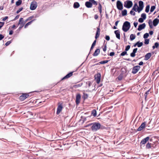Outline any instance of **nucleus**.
<instances>
[{
	"instance_id": "1",
	"label": "nucleus",
	"mask_w": 159,
	"mask_h": 159,
	"mask_svg": "<svg viewBox=\"0 0 159 159\" xmlns=\"http://www.w3.org/2000/svg\"><path fill=\"white\" fill-rule=\"evenodd\" d=\"M159 23V19L157 18H156L154 19L152 22L151 19H150L148 20V24L149 27L151 29L153 28L152 24L154 26H156Z\"/></svg>"
},
{
	"instance_id": "2",
	"label": "nucleus",
	"mask_w": 159,
	"mask_h": 159,
	"mask_svg": "<svg viewBox=\"0 0 159 159\" xmlns=\"http://www.w3.org/2000/svg\"><path fill=\"white\" fill-rule=\"evenodd\" d=\"M101 125L98 122H95L92 123L91 126V129L93 131H96L100 129Z\"/></svg>"
},
{
	"instance_id": "3",
	"label": "nucleus",
	"mask_w": 159,
	"mask_h": 159,
	"mask_svg": "<svg viewBox=\"0 0 159 159\" xmlns=\"http://www.w3.org/2000/svg\"><path fill=\"white\" fill-rule=\"evenodd\" d=\"M130 27V23L126 21L124 23L122 29L123 31L126 32L129 30Z\"/></svg>"
},
{
	"instance_id": "4",
	"label": "nucleus",
	"mask_w": 159,
	"mask_h": 159,
	"mask_svg": "<svg viewBox=\"0 0 159 159\" xmlns=\"http://www.w3.org/2000/svg\"><path fill=\"white\" fill-rule=\"evenodd\" d=\"M133 5V3L131 1L127 0L124 2V6L128 8H130Z\"/></svg>"
},
{
	"instance_id": "5",
	"label": "nucleus",
	"mask_w": 159,
	"mask_h": 159,
	"mask_svg": "<svg viewBox=\"0 0 159 159\" xmlns=\"http://www.w3.org/2000/svg\"><path fill=\"white\" fill-rule=\"evenodd\" d=\"M139 7H138V13H139L143 9L144 7L143 2L141 1L139 2Z\"/></svg>"
},
{
	"instance_id": "6",
	"label": "nucleus",
	"mask_w": 159,
	"mask_h": 159,
	"mask_svg": "<svg viewBox=\"0 0 159 159\" xmlns=\"http://www.w3.org/2000/svg\"><path fill=\"white\" fill-rule=\"evenodd\" d=\"M140 66H136L133 67L132 71V73L133 74H136L140 68Z\"/></svg>"
},
{
	"instance_id": "7",
	"label": "nucleus",
	"mask_w": 159,
	"mask_h": 159,
	"mask_svg": "<svg viewBox=\"0 0 159 159\" xmlns=\"http://www.w3.org/2000/svg\"><path fill=\"white\" fill-rule=\"evenodd\" d=\"M37 6V4L36 2H32L31 3L30 9L32 10H34L36 8Z\"/></svg>"
},
{
	"instance_id": "8",
	"label": "nucleus",
	"mask_w": 159,
	"mask_h": 159,
	"mask_svg": "<svg viewBox=\"0 0 159 159\" xmlns=\"http://www.w3.org/2000/svg\"><path fill=\"white\" fill-rule=\"evenodd\" d=\"M116 7L119 10H121L123 9V4L120 1H118L116 2Z\"/></svg>"
},
{
	"instance_id": "9",
	"label": "nucleus",
	"mask_w": 159,
	"mask_h": 159,
	"mask_svg": "<svg viewBox=\"0 0 159 159\" xmlns=\"http://www.w3.org/2000/svg\"><path fill=\"white\" fill-rule=\"evenodd\" d=\"M95 79L96 80V82L97 84H99L101 80V74L98 73L95 76Z\"/></svg>"
},
{
	"instance_id": "10",
	"label": "nucleus",
	"mask_w": 159,
	"mask_h": 159,
	"mask_svg": "<svg viewBox=\"0 0 159 159\" xmlns=\"http://www.w3.org/2000/svg\"><path fill=\"white\" fill-rule=\"evenodd\" d=\"M62 108L63 107L62 104L59 103L57 109V114L58 115L62 111Z\"/></svg>"
},
{
	"instance_id": "11",
	"label": "nucleus",
	"mask_w": 159,
	"mask_h": 159,
	"mask_svg": "<svg viewBox=\"0 0 159 159\" xmlns=\"http://www.w3.org/2000/svg\"><path fill=\"white\" fill-rule=\"evenodd\" d=\"M146 125V123L144 122L142 123L140 126L137 129V131H140L143 129L145 127V125Z\"/></svg>"
},
{
	"instance_id": "12",
	"label": "nucleus",
	"mask_w": 159,
	"mask_h": 159,
	"mask_svg": "<svg viewBox=\"0 0 159 159\" xmlns=\"http://www.w3.org/2000/svg\"><path fill=\"white\" fill-rule=\"evenodd\" d=\"M150 138L149 137H147L144 139H143L140 142L141 145H144L149 140Z\"/></svg>"
},
{
	"instance_id": "13",
	"label": "nucleus",
	"mask_w": 159,
	"mask_h": 159,
	"mask_svg": "<svg viewBox=\"0 0 159 159\" xmlns=\"http://www.w3.org/2000/svg\"><path fill=\"white\" fill-rule=\"evenodd\" d=\"M81 96L80 94H78L76 95V103L77 104H78L80 102Z\"/></svg>"
},
{
	"instance_id": "14",
	"label": "nucleus",
	"mask_w": 159,
	"mask_h": 159,
	"mask_svg": "<svg viewBox=\"0 0 159 159\" xmlns=\"http://www.w3.org/2000/svg\"><path fill=\"white\" fill-rule=\"evenodd\" d=\"M29 96L27 94L24 93L21 95L20 97V98L22 100H23L27 98Z\"/></svg>"
},
{
	"instance_id": "15",
	"label": "nucleus",
	"mask_w": 159,
	"mask_h": 159,
	"mask_svg": "<svg viewBox=\"0 0 159 159\" xmlns=\"http://www.w3.org/2000/svg\"><path fill=\"white\" fill-rule=\"evenodd\" d=\"M146 26V24L145 23H143L142 24H141L139 26V27L138 28V30L139 31H140L144 29Z\"/></svg>"
},
{
	"instance_id": "16",
	"label": "nucleus",
	"mask_w": 159,
	"mask_h": 159,
	"mask_svg": "<svg viewBox=\"0 0 159 159\" xmlns=\"http://www.w3.org/2000/svg\"><path fill=\"white\" fill-rule=\"evenodd\" d=\"M85 5L87 8H91L92 7V2L89 1H87L85 3Z\"/></svg>"
},
{
	"instance_id": "17",
	"label": "nucleus",
	"mask_w": 159,
	"mask_h": 159,
	"mask_svg": "<svg viewBox=\"0 0 159 159\" xmlns=\"http://www.w3.org/2000/svg\"><path fill=\"white\" fill-rule=\"evenodd\" d=\"M115 34H116V37L119 39H120V34L119 30H116L114 31Z\"/></svg>"
},
{
	"instance_id": "18",
	"label": "nucleus",
	"mask_w": 159,
	"mask_h": 159,
	"mask_svg": "<svg viewBox=\"0 0 159 159\" xmlns=\"http://www.w3.org/2000/svg\"><path fill=\"white\" fill-rule=\"evenodd\" d=\"M138 49L137 48H135L133 50V52L130 53V56L132 57H134L135 56V53L137 52Z\"/></svg>"
},
{
	"instance_id": "19",
	"label": "nucleus",
	"mask_w": 159,
	"mask_h": 159,
	"mask_svg": "<svg viewBox=\"0 0 159 159\" xmlns=\"http://www.w3.org/2000/svg\"><path fill=\"white\" fill-rule=\"evenodd\" d=\"M100 33V30L99 27H97V31L96 33L95 38L96 39H97L99 36Z\"/></svg>"
},
{
	"instance_id": "20",
	"label": "nucleus",
	"mask_w": 159,
	"mask_h": 159,
	"mask_svg": "<svg viewBox=\"0 0 159 159\" xmlns=\"http://www.w3.org/2000/svg\"><path fill=\"white\" fill-rule=\"evenodd\" d=\"M73 72H70V73L67 74V75H66L65 76H64L62 79V80H64L66 79H67L70 77L71 76H72L73 75Z\"/></svg>"
},
{
	"instance_id": "21",
	"label": "nucleus",
	"mask_w": 159,
	"mask_h": 159,
	"mask_svg": "<svg viewBox=\"0 0 159 159\" xmlns=\"http://www.w3.org/2000/svg\"><path fill=\"white\" fill-rule=\"evenodd\" d=\"M25 23V22H24L23 21V18H20V19L19 24L20 25H22V27L23 26Z\"/></svg>"
},
{
	"instance_id": "22",
	"label": "nucleus",
	"mask_w": 159,
	"mask_h": 159,
	"mask_svg": "<svg viewBox=\"0 0 159 159\" xmlns=\"http://www.w3.org/2000/svg\"><path fill=\"white\" fill-rule=\"evenodd\" d=\"M138 7L137 4L135 3L132 9V10H133L135 11H138Z\"/></svg>"
},
{
	"instance_id": "23",
	"label": "nucleus",
	"mask_w": 159,
	"mask_h": 159,
	"mask_svg": "<svg viewBox=\"0 0 159 159\" xmlns=\"http://www.w3.org/2000/svg\"><path fill=\"white\" fill-rule=\"evenodd\" d=\"M151 56V54L150 53H147L145 56V60H147L149 59Z\"/></svg>"
},
{
	"instance_id": "24",
	"label": "nucleus",
	"mask_w": 159,
	"mask_h": 159,
	"mask_svg": "<svg viewBox=\"0 0 159 159\" xmlns=\"http://www.w3.org/2000/svg\"><path fill=\"white\" fill-rule=\"evenodd\" d=\"M100 49H97L94 52V53L93 55L94 56H97L100 53Z\"/></svg>"
},
{
	"instance_id": "25",
	"label": "nucleus",
	"mask_w": 159,
	"mask_h": 159,
	"mask_svg": "<svg viewBox=\"0 0 159 159\" xmlns=\"http://www.w3.org/2000/svg\"><path fill=\"white\" fill-rule=\"evenodd\" d=\"M80 4L78 2H75L74 3L73 7L75 8H78L80 7Z\"/></svg>"
},
{
	"instance_id": "26",
	"label": "nucleus",
	"mask_w": 159,
	"mask_h": 159,
	"mask_svg": "<svg viewBox=\"0 0 159 159\" xmlns=\"http://www.w3.org/2000/svg\"><path fill=\"white\" fill-rule=\"evenodd\" d=\"M102 6L100 3L99 4V6L98 7V9L99 10V11L100 12V16H102Z\"/></svg>"
},
{
	"instance_id": "27",
	"label": "nucleus",
	"mask_w": 159,
	"mask_h": 159,
	"mask_svg": "<svg viewBox=\"0 0 159 159\" xmlns=\"http://www.w3.org/2000/svg\"><path fill=\"white\" fill-rule=\"evenodd\" d=\"M34 20H31V21H30V22H28L27 23L25 24V27H24L25 28H26L27 27V26H28L29 25H30V24L32 23V22H33V21H34Z\"/></svg>"
},
{
	"instance_id": "28",
	"label": "nucleus",
	"mask_w": 159,
	"mask_h": 159,
	"mask_svg": "<svg viewBox=\"0 0 159 159\" xmlns=\"http://www.w3.org/2000/svg\"><path fill=\"white\" fill-rule=\"evenodd\" d=\"M136 36L134 34H131L130 35V39L132 41L134 40Z\"/></svg>"
},
{
	"instance_id": "29",
	"label": "nucleus",
	"mask_w": 159,
	"mask_h": 159,
	"mask_svg": "<svg viewBox=\"0 0 159 159\" xmlns=\"http://www.w3.org/2000/svg\"><path fill=\"white\" fill-rule=\"evenodd\" d=\"M82 85V83H80L78 84H77L74 85V87L76 89V88H78L81 87Z\"/></svg>"
},
{
	"instance_id": "30",
	"label": "nucleus",
	"mask_w": 159,
	"mask_h": 159,
	"mask_svg": "<svg viewBox=\"0 0 159 159\" xmlns=\"http://www.w3.org/2000/svg\"><path fill=\"white\" fill-rule=\"evenodd\" d=\"M89 1L92 2V4H93L95 6H97L98 4L97 2L94 0H89Z\"/></svg>"
},
{
	"instance_id": "31",
	"label": "nucleus",
	"mask_w": 159,
	"mask_h": 159,
	"mask_svg": "<svg viewBox=\"0 0 159 159\" xmlns=\"http://www.w3.org/2000/svg\"><path fill=\"white\" fill-rule=\"evenodd\" d=\"M122 14L123 16H125L127 14V11L125 9L122 11Z\"/></svg>"
},
{
	"instance_id": "32",
	"label": "nucleus",
	"mask_w": 159,
	"mask_h": 159,
	"mask_svg": "<svg viewBox=\"0 0 159 159\" xmlns=\"http://www.w3.org/2000/svg\"><path fill=\"white\" fill-rule=\"evenodd\" d=\"M150 8V6L149 5H147L146 7V9L145 10V11L146 12L148 13V12Z\"/></svg>"
},
{
	"instance_id": "33",
	"label": "nucleus",
	"mask_w": 159,
	"mask_h": 159,
	"mask_svg": "<svg viewBox=\"0 0 159 159\" xmlns=\"http://www.w3.org/2000/svg\"><path fill=\"white\" fill-rule=\"evenodd\" d=\"M96 42V41L95 40L93 42V43L92 44V45L91 46V48H90V50H92L93 48H94V46L95 45Z\"/></svg>"
},
{
	"instance_id": "34",
	"label": "nucleus",
	"mask_w": 159,
	"mask_h": 159,
	"mask_svg": "<svg viewBox=\"0 0 159 159\" xmlns=\"http://www.w3.org/2000/svg\"><path fill=\"white\" fill-rule=\"evenodd\" d=\"M151 143H148L146 146V148L147 149H149L151 147Z\"/></svg>"
},
{
	"instance_id": "35",
	"label": "nucleus",
	"mask_w": 159,
	"mask_h": 159,
	"mask_svg": "<svg viewBox=\"0 0 159 159\" xmlns=\"http://www.w3.org/2000/svg\"><path fill=\"white\" fill-rule=\"evenodd\" d=\"M137 46L138 47H141L143 45V43L142 42H139V41L137 42Z\"/></svg>"
},
{
	"instance_id": "36",
	"label": "nucleus",
	"mask_w": 159,
	"mask_h": 159,
	"mask_svg": "<svg viewBox=\"0 0 159 159\" xmlns=\"http://www.w3.org/2000/svg\"><path fill=\"white\" fill-rule=\"evenodd\" d=\"M92 114L94 116H96L97 115L96 111L95 110H93L92 112Z\"/></svg>"
},
{
	"instance_id": "37",
	"label": "nucleus",
	"mask_w": 159,
	"mask_h": 159,
	"mask_svg": "<svg viewBox=\"0 0 159 159\" xmlns=\"http://www.w3.org/2000/svg\"><path fill=\"white\" fill-rule=\"evenodd\" d=\"M141 17L144 19L145 20L146 18V15L145 13H142L141 15Z\"/></svg>"
},
{
	"instance_id": "38",
	"label": "nucleus",
	"mask_w": 159,
	"mask_h": 159,
	"mask_svg": "<svg viewBox=\"0 0 159 159\" xmlns=\"http://www.w3.org/2000/svg\"><path fill=\"white\" fill-rule=\"evenodd\" d=\"M127 52L125 51L122 52L120 54V56H124L125 55H127Z\"/></svg>"
},
{
	"instance_id": "39",
	"label": "nucleus",
	"mask_w": 159,
	"mask_h": 159,
	"mask_svg": "<svg viewBox=\"0 0 159 159\" xmlns=\"http://www.w3.org/2000/svg\"><path fill=\"white\" fill-rule=\"evenodd\" d=\"M109 61V60H104L103 61H101L99 62V63L101 64H104L107 63Z\"/></svg>"
},
{
	"instance_id": "40",
	"label": "nucleus",
	"mask_w": 159,
	"mask_h": 159,
	"mask_svg": "<svg viewBox=\"0 0 159 159\" xmlns=\"http://www.w3.org/2000/svg\"><path fill=\"white\" fill-rule=\"evenodd\" d=\"M156 8V7L155 6H152L151 7V9H150V12H152Z\"/></svg>"
},
{
	"instance_id": "41",
	"label": "nucleus",
	"mask_w": 159,
	"mask_h": 159,
	"mask_svg": "<svg viewBox=\"0 0 159 159\" xmlns=\"http://www.w3.org/2000/svg\"><path fill=\"white\" fill-rule=\"evenodd\" d=\"M149 36V34L148 33H146L143 35V38L145 39H146Z\"/></svg>"
},
{
	"instance_id": "42",
	"label": "nucleus",
	"mask_w": 159,
	"mask_h": 159,
	"mask_svg": "<svg viewBox=\"0 0 159 159\" xmlns=\"http://www.w3.org/2000/svg\"><path fill=\"white\" fill-rule=\"evenodd\" d=\"M149 40L148 39H144V43L146 44H148L149 43Z\"/></svg>"
},
{
	"instance_id": "43",
	"label": "nucleus",
	"mask_w": 159,
	"mask_h": 159,
	"mask_svg": "<svg viewBox=\"0 0 159 159\" xmlns=\"http://www.w3.org/2000/svg\"><path fill=\"white\" fill-rule=\"evenodd\" d=\"M21 2H22L21 1H17L16 2V5L17 6H19L21 4Z\"/></svg>"
},
{
	"instance_id": "44",
	"label": "nucleus",
	"mask_w": 159,
	"mask_h": 159,
	"mask_svg": "<svg viewBox=\"0 0 159 159\" xmlns=\"http://www.w3.org/2000/svg\"><path fill=\"white\" fill-rule=\"evenodd\" d=\"M149 91H150L149 90H148V91H147L145 93V94H144V96H145V99L147 98V96L148 94L149 93Z\"/></svg>"
},
{
	"instance_id": "45",
	"label": "nucleus",
	"mask_w": 159,
	"mask_h": 159,
	"mask_svg": "<svg viewBox=\"0 0 159 159\" xmlns=\"http://www.w3.org/2000/svg\"><path fill=\"white\" fill-rule=\"evenodd\" d=\"M130 48V46L129 45H127L125 49V51H126L127 52V51H128L129 50Z\"/></svg>"
},
{
	"instance_id": "46",
	"label": "nucleus",
	"mask_w": 159,
	"mask_h": 159,
	"mask_svg": "<svg viewBox=\"0 0 159 159\" xmlns=\"http://www.w3.org/2000/svg\"><path fill=\"white\" fill-rule=\"evenodd\" d=\"M144 20V19H143L142 18H140L139 19L138 21L140 23H142L143 22Z\"/></svg>"
},
{
	"instance_id": "47",
	"label": "nucleus",
	"mask_w": 159,
	"mask_h": 159,
	"mask_svg": "<svg viewBox=\"0 0 159 159\" xmlns=\"http://www.w3.org/2000/svg\"><path fill=\"white\" fill-rule=\"evenodd\" d=\"M130 14L133 16H135V13L134 12L133 10H131L130 12Z\"/></svg>"
},
{
	"instance_id": "48",
	"label": "nucleus",
	"mask_w": 159,
	"mask_h": 159,
	"mask_svg": "<svg viewBox=\"0 0 159 159\" xmlns=\"http://www.w3.org/2000/svg\"><path fill=\"white\" fill-rule=\"evenodd\" d=\"M23 9V7L20 8L17 11L16 13L17 14L19 13L20 11H21Z\"/></svg>"
},
{
	"instance_id": "49",
	"label": "nucleus",
	"mask_w": 159,
	"mask_h": 159,
	"mask_svg": "<svg viewBox=\"0 0 159 159\" xmlns=\"http://www.w3.org/2000/svg\"><path fill=\"white\" fill-rule=\"evenodd\" d=\"M11 43V41H9L7 42L5 45L7 46L9 45Z\"/></svg>"
},
{
	"instance_id": "50",
	"label": "nucleus",
	"mask_w": 159,
	"mask_h": 159,
	"mask_svg": "<svg viewBox=\"0 0 159 159\" xmlns=\"http://www.w3.org/2000/svg\"><path fill=\"white\" fill-rule=\"evenodd\" d=\"M4 24V23L3 22H0V29L3 26Z\"/></svg>"
},
{
	"instance_id": "51",
	"label": "nucleus",
	"mask_w": 159,
	"mask_h": 159,
	"mask_svg": "<svg viewBox=\"0 0 159 159\" xmlns=\"http://www.w3.org/2000/svg\"><path fill=\"white\" fill-rule=\"evenodd\" d=\"M105 38L106 39V40L107 41H109L110 39V37L108 35H106L105 37Z\"/></svg>"
},
{
	"instance_id": "52",
	"label": "nucleus",
	"mask_w": 159,
	"mask_h": 159,
	"mask_svg": "<svg viewBox=\"0 0 159 159\" xmlns=\"http://www.w3.org/2000/svg\"><path fill=\"white\" fill-rule=\"evenodd\" d=\"M154 46L156 48H157L159 46V44L157 42H156L154 44Z\"/></svg>"
},
{
	"instance_id": "53",
	"label": "nucleus",
	"mask_w": 159,
	"mask_h": 159,
	"mask_svg": "<svg viewBox=\"0 0 159 159\" xmlns=\"http://www.w3.org/2000/svg\"><path fill=\"white\" fill-rule=\"evenodd\" d=\"M115 55V53L114 52H111L110 53L109 55L110 56H114Z\"/></svg>"
},
{
	"instance_id": "54",
	"label": "nucleus",
	"mask_w": 159,
	"mask_h": 159,
	"mask_svg": "<svg viewBox=\"0 0 159 159\" xmlns=\"http://www.w3.org/2000/svg\"><path fill=\"white\" fill-rule=\"evenodd\" d=\"M4 37V36L2 34H0V40H2Z\"/></svg>"
},
{
	"instance_id": "55",
	"label": "nucleus",
	"mask_w": 159,
	"mask_h": 159,
	"mask_svg": "<svg viewBox=\"0 0 159 159\" xmlns=\"http://www.w3.org/2000/svg\"><path fill=\"white\" fill-rule=\"evenodd\" d=\"M92 123H91V124L87 125L85 126L84 127H89V126H91V125L92 126Z\"/></svg>"
},
{
	"instance_id": "56",
	"label": "nucleus",
	"mask_w": 159,
	"mask_h": 159,
	"mask_svg": "<svg viewBox=\"0 0 159 159\" xmlns=\"http://www.w3.org/2000/svg\"><path fill=\"white\" fill-rule=\"evenodd\" d=\"M138 24V22H134V26L135 27H136L137 25Z\"/></svg>"
},
{
	"instance_id": "57",
	"label": "nucleus",
	"mask_w": 159,
	"mask_h": 159,
	"mask_svg": "<svg viewBox=\"0 0 159 159\" xmlns=\"http://www.w3.org/2000/svg\"><path fill=\"white\" fill-rule=\"evenodd\" d=\"M8 18L7 16L5 17L2 20L3 21H5L6 20H7Z\"/></svg>"
},
{
	"instance_id": "58",
	"label": "nucleus",
	"mask_w": 159,
	"mask_h": 159,
	"mask_svg": "<svg viewBox=\"0 0 159 159\" xmlns=\"http://www.w3.org/2000/svg\"><path fill=\"white\" fill-rule=\"evenodd\" d=\"M33 18H34V16H31L29 17L28 18V20H31Z\"/></svg>"
},
{
	"instance_id": "59",
	"label": "nucleus",
	"mask_w": 159,
	"mask_h": 159,
	"mask_svg": "<svg viewBox=\"0 0 159 159\" xmlns=\"http://www.w3.org/2000/svg\"><path fill=\"white\" fill-rule=\"evenodd\" d=\"M143 64V62L141 61L139 62V66H142Z\"/></svg>"
},
{
	"instance_id": "60",
	"label": "nucleus",
	"mask_w": 159,
	"mask_h": 159,
	"mask_svg": "<svg viewBox=\"0 0 159 159\" xmlns=\"http://www.w3.org/2000/svg\"><path fill=\"white\" fill-rule=\"evenodd\" d=\"M94 17L95 19L97 20L98 18V16L96 14L94 15Z\"/></svg>"
},
{
	"instance_id": "61",
	"label": "nucleus",
	"mask_w": 159,
	"mask_h": 159,
	"mask_svg": "<svg viewBox=\"0 0 159 159\" xmlns=\"http://www.w3.org/2000/svg\"><path fill=\"white\" fill-rule=\"evenodd\" d=\"M19 17V15H17V16H16V17L15 18L14 20H15L18 19Z\"/></svg>"
},
{
	"instance_id": "62",
	"label": "nucleus",
	"mask_w": 159,
	"mask_h": 159,
	"mask_svg": "<svg viewBox=\"0 0 159 159\" xmlns=\"http://www.w3.org/2000/svg\"><path fill=\"white\" fill-rule=\"evenodd\" d=\"M107 50L106 46H105V47L103 48V50L105 52Z\"/></svg>"
},
{
	"instance_id": "63",
	"label": "nucleus",
	"mask_w": 159,
	"mask_h": 159,
	"mask_svg": "<svg viewBox=\"0 0 159 159\" xmlns=\"http://www.w3.org/2000/svg\"><path fill=\"white\" fill-rule=\"evenodd\" d=\"M153 31H150L149 32V33L150 34V35H152L153 34Z\"/></svg>"
},
{
	"instance_id": "64",
	"label": "nucleus",
	"mask_w": 159,
	"mask_h": 159,
	"mask_svg": "<svg viewBox=\"0 0 159 159\" xmlns=\"http://www.w3.org/2000/svg\"><path fill=\"white\" fill-rule=\"evenodd\" d=\"M13 31L12 30H11L9 31V34L10 35H11L13 34Z\"/></svg>"
}]
</instances>
